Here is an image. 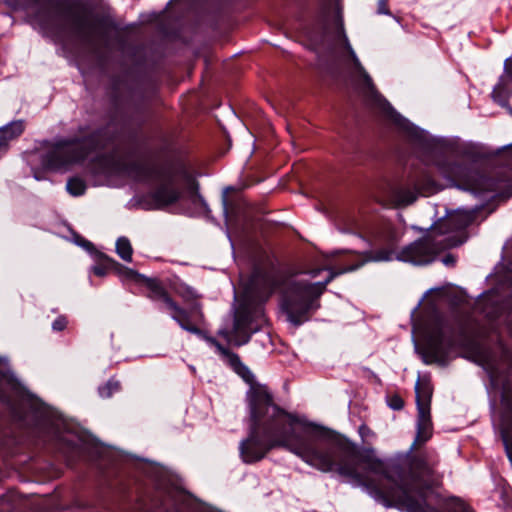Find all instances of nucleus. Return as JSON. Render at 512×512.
<instances>
[{"label": "nucleus", "mask_w": 512, "mask_h": 512, "mask_svg": "<svg viewBox=\"0 0 512 512\" xmlns=\"http://www.w3.org/2000/svg\"><path fill=\"white\" fill-rule=\"evenodd\" d=\"M251 431L241 443L242 459L247 463L261 460L274 447H283L317 470L336 472L356 486L364 487L385 507L406 512H430L427 497L431 491L432 469L423 461L413 463L415 479L405 487L386 488L390 483L387 467L373 448L357 451L346 438L333 446L317 441L311 425L273 403L265 385L254 383L247 394Z\"/></svg>", "instance_id": "f257e3e1"}, {"label": "nucleus", "mask_w": 512, "mask_h": 512, "mask_svg": "<svg viewBox=\"0 0 512 512\" xmlns=\"http://www.w3.org/2000/svg\"><path fill=\"white\" fill-rule=\"evenodd\" d=\"M359 263L341 270L338 273H331L324 282L310 283L299 276L276 279L273 276L265 275L261 282L272 290L279 286L281 288V308L287 316V320L294 325H299L308 319V314L318 308L316 299L323 293L326 285L336 274L351 272L368 262L391 261L396 255L390 250L381 249L378 251H367L361 255Z\"/></svg>", "instance_id": "f03ea898"}, {"label": "nucleus", "mask_w": 512, "mask_h": 512, "mask_svg": "<svg viewBox=\"0 0 512 512\" xmlns=\"http://www.w3.org/2000/svg\"><path fill=\"white\" fill-rule=\"evenodd\" d=\"M472 215L457 210L448 213L435 222L419 240L404 247L396 254V259L415 265L431 263L445 249L462 244L466 236L463 229L469 225Z\"/></svg>", "instance_id": "7ed1b4c3"}, {"label": "nucleus", "mask_w": 512, "mask_h": 512, "mask_svg": "<svg viewBox=\"0 0 512 512\" xmlns=\"http://www.w3.org/2000/svg\"><path fill=\"white\" fill-rule=\"evenodd\" d=\"M327 39L333 55L349 68L351 77L365 103L387 119L399 122L400 116L376 89L372 78L362 66L353 50L344 31L340 9H337L334 13L333 25L327 31Z\"/></svg>", "instance_id": "20e7f679"}, {"label": "nucleus", "mask_w": 512, "mask_h": 512, "mask_svg": "<svg viewBox=\"0 0 512 512\" xmlns=\"http://www.w3.org/2000/svg\"><path fill=\"white\" fill-rule=\"evenodd\" d=\"M106 261L107 265L110 266L111 269H113L120 277L134 282L144 283L153 293V297L163 303L164 307L170 311L172 317L179 322L183 329L188 331L192 329L189 314L175 305L157 279L141 275L135 270L117 263L112 258H106Z\"/></svg>", "instance_id": "39448f33"}, {"label": "nucleus", "mask_w": 512, "mask_h": 512, "mask_svg": "<svg viewBox=\"0 0 512 512\" xmlns=\"http://www.w3.org/2000/svg\"><path fill=\"white\" fill-rule=\"evenodd\" d=\"M266 322L262 307L258 306L253 312L237 310L233 331L223 332L229 342L235 345H243L249 341L250 334L257 331Z\"/></svg>", "instance_id": "423d86ee"}, {"label": "nucleus", "mask_w": 512, "mask_h": 512, "mask_svg": "<svg viewBox=\"0 0 512 512\" xmlns=\"http://www.w3.org/2000/svg\"><path fill=\"white\" fill-rule=\"evenodd\" d=\"M92 144L91 139L58 143L46 156V165L56 169L84 159Z\"/></svg>", "instance_id": "0eeeda50"}, {"label": "nucleus", "mask_w": 512, "mask_h": 512, "mask_svg": "<svg viewBox=\"0 0 512 512\" xmlns=\"http://www.w3.org/2000/svg\"><path fill=\"white\" fill-rule=\"evenodd\" d=\"M416 403L418 410L417 435L414 445H421L431 436L430 403L432 390L428 384L417 382Z\"/></svg>", "instance_id": "6e6552de"}, {"label": "nucleus", "mask_w": 512, "mask_h": 512, "mask_svg": "<svg viewBox=\"0 0 512 512\" xmlns=\"http://www.w3.org/2000/svg\"><path fill=\"white\" fill-rule=\"evenodd\" d=\"M388 193L391 204L395 206H407L417 199L414 191L402 187H392Z\"/></svg>", "instance_id": "1a4fd4ad"}, {"label": "nucleus", "mask_w": 512, "mask_h": 512, "mask_svg": "<svg viewBox=\"0 0 512 512\" xmlns=\"http://www.w3.org/2000/svg\"><path fill=\"white\" fill-rule=\"evenodd\" d=\"M24 131V124L22 121H13L10 124L0 128V153L8 148L7 134L10 133V138H17Z\"/></svg>", "instance_id": "9d476101"}, {"label": "nucleus", "mask_w": 512, "mask_h": 512, "mask_svg": "<svg viewBox=\"0 0 512 512\" xmlns=\"http://www.w3.org/2000/svg\"><path fill=\"white\" fill-rule=\"evenodd\" d=\"M180 193L174 188L163 185L155 193L154 199L159 206H166L178 200Z\"/></svg>", "instance_id": "9b49d317"}, {"label": "nucleus", "mask_w": 512, "mask_h": 512, "mask_svg": "<svg viewBox=\"0 0 512 512\" xmlns=\"http://www.w3.org/2000/svg\"><path fill=\"white\" fill-rule=\"evenodd\" d=\"M173 512H190L191 495L183 490H175L171 496Z\"/></svg>", "instance_id": "f8f14e48"}, {"label": "nucleus", "mask_w": 512, "mask_h": 512, "mask_svg": "<svg viewBox=\"0 0 512 512\" xmlns=\"http://www.w3.org/2000/svg\"><path fill=\"white\" fill-rule=\"evenodd\" d=\"M116 252L117 254L127 262L132 261L133 249L130 244V241L125 237H120L116 242Z\"/></svg>", "instance_id": "ddd939ff"}, {"label": "nucleus", "mask_w": 512, "mask_h": 512, "mask_svg": "<svg viewBox=\"0 0 512 512\" xmlns=\"http://www.w3.org/2000/svg\"><path fill=\"white\" fill-rule=\"evenodd\" d=\"M67 191L73 196H80L85 191V183L78 178H72L67 182Z\"/></svg>", "instance_id": "4468645a"}, {"label": "nucleus", "mask_w": 512, "mask_h": 512, "mask_svg": "<svg viewBox=\"0 0 512 512\" xmlns=\"http://www.w3.org/2000/svg\"><path fill=\"white\" fill-rule=\"evenodd\" d=\"M442 342V337L440 334L433 335L428 340V350L435 357L440 354V344Z\"/></svg>", "instance_id": "2eb2a0df"}, {"label": "nucleus", "mask_w": 512, "mask_h": 512, "mask_svg": "<svg viewBox=\"0 0 512 512\" xmlns=\"http://www.w3.org/2000/svg\"><path fill=\"white\" fill-rule=\"evenodd\" d=\"M503 442L506 447L508 457L512 461V426L502 431Z\"/></svg>", "instance_id": "dca6fc26"}, {"label": "nucleus", "mask_w": 512, "mask_h": 512, "mask_svg": "<svg viewBox=\"0 0 512 512\" xmlns=\"http://www.w3.org/2000/svg\"><path fill=\"white\" fill-rule=\"evenodd\" d=\"M204 322V316L202 312L198 311V304L194 302V334L202 335V331L196 327V324Z\"/></svg>", "instance_id": "f3484780"}, {"label": "nucleus", "mask_w": 512, "mask_h": 512, "mask_svg": "<svg viewBox=\"0 0 512 512\" xmlns=\"http://www.w3.org/2000/svg\"><path fill=\"white\" fill-rule=\"evenodd\" d=\"M218 347V350L223 354L225 355L229 362L231 363V365H233L234 367H237V366H241V363H240V360H239V357L233 353H230L228 352L226 349H224L223 347H221L220 345H217Z\"/></svg>", "instance_id": "a211bd4d"}, {"label": "nucleus", "mask_w": 512, "mask_h": 512, "mask_svg": "<svg viewBox=\"0 0 512 512\" xmlns=\"http://www.w3.org/2000/svg\"><path fill=\"white\" fill-rule=\"evenodd\" d=\"M114 385L115 386V389H119V383L118 382H113V381H109L104 387H102L100 389V395L103 397V398H108L112 395V391H111V386Z\"/></svg>", "instance_id": "6ab92c4d"}, {"label": "nucleus", "mask_w": 512, "mask_h": 512, "mask_svg": "<svg viewBox=\"0 0 512 512\" xmlns=\"http://www.w3.org/2000/svg\"><path fill=\"white\" fill-rule=\"evenodd\" d=\"M389 406L394 410H400L404 406V402L398 395H393L388 400Z\"/></svg>", "instance_id": "aec40b11"}, {"label": "nucleus", "mask_w": 512, "mask_h": 512, "mask_svg": "<svg viewBox=\"0 0 512 512\" xmlns=\"http://www.w3.org/2000/svg\"><path fill=\"white\" fill-rule=\"evenodd\" d=\"M106 258H108L107 256H104L103 257V260H104V266H95L93 267V272L98 275V276H105L106 275V272H107V269L108 268H111L110 266L107 265V261H106Z\"/></svg>", "instance_id": "412c9836"}, {"label": "nucleus", "mask_w": 512, "mask_h": 512, "mask_svg": "<svg viewBox=\"0 0 512 512\" xmlns=\"http://www.w3.org/2000/svg\"><path fill=\"white\" fill-rule=\"evenodd\" d=\"M66 325L67 320L64 317H59L53 322L52 328L55 331H61L66 327Z\"/></svg>", "instance_id": "4be33fe9"}, {"label": "nucleus", "mask_w": 512, "mask_h": 512, "mask_svg": "<svg viewBox=\"0 0 512 512\" xmlns=\"http://www.w3.org/2000/svg\"><path fill=\"white\" fill-rule=\"evenodd\" d=\"M377 11L379 14H385V15L390 14L386 0H378Z\"/></svg>", "instance_id": "5701e85b"}, {"label": "nucleus", "mask_w": 512, "mask_h": 512, "mask_svg": "<svg viewBox=\"0 0 512 512\" xmlns=\"http://www.w3.org/2000/svg\"><path fill=\"white\" fill-rule=\"evenodd\" d=\"M452 512H472L470 509L460 500L455 501Z\"/></svg>", "instance_id": "b1692460"}, {"label": "nucleus", "mask_w": 512, "mask_h": 512, "mask_svg": "<svg viewBox=\"0 0 512 512\" xmlns=\"http://www.w3.org/2000/svg\"><path fill=\"white\" fill-rule=\"evenodd\" d=\"M504 69L508 75H512V57L505 60Z\"/></svg>", "instance_id": "393cba45"}, {"label": "nucleus", "mask_w": 512, "mask_h": 512, "mask_svg": "<svg viewBox=\"0 0 512 512\" xmlns=\"http://www.w3.org/2000/svg\"><path fill=\"white\" fill-rule=\"evenodd\" d=\"M455 262V259L452 255H447L443 258V263L445 265H453Z\"/></svg>", "instance_id": "a878e982"}, {"label": "nucleus", "mask_w": 512, "mask_h": 512, "mask_svg": "<svg viewBox=\"0 0 512 512\" xmlns=\"http://www.w3.org/2000/svg\"><path fill=\"white\" fill-rule=\"evenodd\" d=\"M193 189H194V207H195V206H196V204H197L198 202H202V199H201V197H200V196H198V195H197V192H196V190H197V185H196V183H195V182H194Z\"/></svg>", "instance_id": "bb28decb"}, {"label": "nucleus", "mask_w": 512, "mask_h": 512, "mask_svg": "<svg viewBox=\"0 0 512 512\" xmlns=\"http://www.w3.org/2000/svg\"><path fill=\"white\" fill-rule=\"evenodd\" d=\"M193 503H194V512H195V511H196V509L198 508V507H197L198 500H197L195 497H194Z\"/></svg>", "instance_id": "cd10ccee"}, {"label": "nucleus", "mask_w": 512, "mask_h": 512, "mask_svg": "<svg viewBox=\"0 0 512 512\" xmlns=\"http://www.w3.org/2000/svg\"><path fill=\"white\" fill-rule=\"evenodd\" d=\"M15 138H10V133L7 134V143L9 144L10 141L14 140Z\"/></svg>", "instance_id": "c85d7f7f"}, {"label": "nucleus", "mask_w": 512, "mask_h": 512, "mask_svg": "<svg viewBox=\"0 0 512 512\" xmlns=\"http://www.w3.org/2000/svg\"><path fill=\"white\" fill-rule=\"evenodd\" d=\"M253 282H254V283H258V282H260V280L258 279V276H257V275H255V276H254V278H253Z\"/></svg>", "instance_id": "c756f323"}, {"label": "nucleus", "mask_w": 512, "mask_h": 512, "mask_svg": "<svg viewBox=\"0 0 512 512\" xmlns=\"http://www.w3.org/2000/svg\"><path fill=\"white\" fill-rule=\"evenodd\" d=\"M247 373L249 374V376H248V377H246V381H250V377H251L252 375L249 373V371H247Z\"/></svg>", "instance_id": "7c9ffc66"}, {"label": "nucleus", "mask_w": 512, "mask_h": 512, "mask_svg": "<svg viewBox=\"0 0 512 512\" xmlns=\"http://www.w3.org/2000/svg\"><path fill=\"white\" fill-rule=\"evenodd\" d=\"M117 390H118V389H115V386H114V385H112V386H111V391H112V392H113V391H117Z\"/></svg>", "instance_id": "2f4dec72"}]
</instances>
